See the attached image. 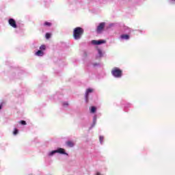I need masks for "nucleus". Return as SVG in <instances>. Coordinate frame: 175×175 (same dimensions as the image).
<instances>
[{"mask_svg": "<svg viewBox=\"0 0 175 175\" xmlns=\"http://www.w3.org/2000/svg\"><path fill=\"white\" fill-rule=\"evenodd\" d=\"M44 25H48L49 27H50V25H51V23L49 22H45Z\"/></svg>", "mask_w": 175, "mask_h": 175, "instance_id": "obj_19", "label": "nucleus"}, {"mask_svg": "<svg viewBox=\"0 0 175 175\" xmlns=\"http://www.w3.org/2000/svg\"><path fill=\"white\" fill-rule=\"evenodd\" d=\"M9 24L13 28H17V25L16 24V21L13 18H10L9 20Z\"/></svg>", "mask_w": 175, "mask_h": 175, "instance_id": "obj_6", "label": "nucleus"}, {"mask_svg": "<svg viewBox=\"0 0 175 175\" xmlns=\"http://www.w3.org/2000/svg\"><path fill=\"white\" fill-rule=\"evenodd\" d=\"M40 50L42 51V50H46V45H42L40 46Z\"/></svg>", "mask_w": 175, "mask_h": 175, "instance_id": "obj_14", "label": "nucleus"}, {"mask_svg": "<svg viewBox=\"0 0 175 175\" xmlns=\"http://www.w3.org/2000/svg\"><path fill=\"white\" fill-rule=\"evenodd\" d=\"M2 109V103L0 104V110Z\"/></svg>", "mask_w": 175, "mask_h": 175, "instance_id": "obj_21", "label": "nucleus"}, {"mask_svg": "<svg viewBox=\"0 0 175 175\" xmlns=\"http://www.w3.org/2000/svg\"><path fill=\"white\" fill-rule=\"evenodd\" d=\"M36 55H37L38 57H43V55H44V53L43 52V51H38L36 53Z\"/></svg>", "mask_w": 175, "mask_h": 175, "instance_id": "obj_8", "label": "nucleus"}, {"mask_svg": "<svg viewBox=\"0 0 175 175\" xmlns=\"http://www.w3.org/2000/svg\"><path fill=\"white\" fill-rule=\"evenodd\" d=\"M121 39H123L124 40H128L129 39V36L126 35V34H122L120 36Z\"/></svg>", "mask_w": 175, "mask_h": 175, "instance_id": "obj_9", "label": "nucleus"}, {"mask_svg": "<svg viewBox=\"0 0 175 175\" xmlns=\"http://www.w3.org/2000/svg\"><path fill=\"white\" fill-rule=\"evenodd\" d=\"M18 133V130L17 129H14V135H17Z\"/></svg>", "mask_w": 175, "mask_h": 175, "instance_id": "obj_18", "label": "nucleus"}, {"mask_svg": "<svg viewBox=\"0 0 175 175\" xmlns=\"http://www.w3.org/2000/svg\"><path fill=\"white\" fill-rule=\"evenodd\" d=\"M111 73L114 77H121V76H122V71H121L118 68H115L112 70Z\"/></svg>", "mask_w": 175, "mask_h": 175, "instance_id": "obj_3", "label": "nucleus"}, {"mask_svg": "<svg viewBox=\"0 0 175 175\" xmlns=\"http://www.w3.org/2000/svg\"><path fill=\"white\" fill-rule=\"evenodd\" d=\"M68 103L67 102H65V103H63V106L64 107H66V106H68Z\"/></svg>", "mask_w": 175, "mask_h": 175, "instance_id": "obj_20", "label": "nucleus"}, {"mask_svg": "<svg viewBox=\"0 0 175 175\" xmlns=\"http://www.w3.org/2000/svg\"><path fill=\"white\" fill-rule=\"evenodd\" d=\"M66 145L68 146V147H73V146H75V144L70 141H68L66 142Z\"/></svg>", "mask_w": 175, "mask_h": 175, "instance_id": "obj_10", "label": "nucleus"}, {"mask_svg": "<svg viewBox=\"0 0 175 175\" xmlns=\"http://www.w3.org/2000/svg\"><path fill=\"white\" fill-rule=\"evenodd\" d=\"M92 44H94V46H98L99 44H103V43H106V40H93L91 42Z\"/></svg>", "mask_w": 175, "mask_h": 175, "instance_id": "obj_4", "label": "nucleus"}, {"mask_svg": "<svg viewBox=\"0 0 175 175\" xmlns=\"http://www.w3.org/2000/svg\"><path fill=\"white\" fill-rule=\"evenodd\" d=\"M105 25H106V23H100L99 25L97 27L96 31L98 33H100L102 31H103V29L105 28Z\"/></svg>", "mask_w": 175, "mask_h": 175, "instance_id": "obj_5", "label": "nucleus"}, {"mask_svg": "<svg viewBox=\"0 0 175 175\" xmlns=\"http://www.w3.org/2000/svg\"><path fill=\"white\" fill-rule=\"evenodd\" d=\"M84 33V30L81 27H77L74 29L73 35L74 39L79 40L81 38V36Z\"/></svg>", "mask_w": 175, "mask_h": 175, "instance_id": "obj_1", "label": "nucleus"}, {"mask_svg": "<svg viewBox=\"0 0 175 175\" xmlns=\"http://www.w3.org/2000/svg\"><path fill=\"white\" fill-rule=\"evenodd\" d=\"M98 57L100 58L103 57V52H102V50L98 49Z\"/></svg>", "mask_w": 175, "mask_h": 175, "instance_id": "obj_11", "label": "nucleus"}, {"mask_svg": "<svg viewBox=\"0 0 175 175\" xmlns=\"http://www.w3.org/2000/svg\"><path fill=\"white\" fill-rule=\"evenodd\" d=\"M20 124H21L22 125H26L27 124V122L25 121V120H21L20 122Z\"/></svg>", "mask_w": 175, "mask_h": 175, "instance_id": "obj_16", "label": "nucleus"}, {"mask_svg": "<svg viewBox=\"0 0 175 175\" xmlns=\"http://www.w3.org/2000/svg\"><path fill=\"white\" fill-rule=\"evenodd\" d=\"M96 124V116H94L93 118V124H92V127L95 126Z\"/></svg>", "mask_w": 175, "mask_h": 175, "instance_id": "obj_12", "label": "nucleus"}, {"mask_svg": "<svg viewBox=\"0 0 175 175\" xmlns=\"http://www.w3.org/2000/svg\"><path fill=\"white\" fill-rule=\"evenodd\" d=\"M63 154L64 155H68V154L66 152H65V150L64 148H59L57 150H55L51 151V152L49 153V157H51L53 155H54V154Z\"/></svg>", "mask_w": 175, "mask_h": 175, "instance_id": "obj_2", "label": "nucleus"}, {"mask_svg": "<svg viewBox=\"0 0 175 175\" xmlns=\"http://www.w3.org/2000/svg\"><path fill=\"white\" fill-rule=\"evenodd\" d=\"M93 90L92 89H88L86 90V93H85V100L86 102H88V95H90V94H91V92H92Z\"/></svg>", "mask_w": 175, "mask_h": 175, "instance_id": "obj_7", "label": "nucleus"}, {"mask_svg": "<svg viewBox=\"0 0 175 175\" xmlns=\"http://www.w3.org/2000/svg\"><path fill=\"white\" fill-rule=\"evenodd\" d=\"M50 36H51V34L49 33H46V39H50Z\"/></svg>", "mask_w": 175, "mask_h": 175, "instance_id": "obj_17", "label": "nucleus"}, {"mask_svg": "<svg viewBox=\"0 0 175 175\" xmlns=\"http://www.w3.org/2000/svg\"><path fill=\"white\" fill-rule=\"evenodd\" d=\"M99 140H100V144H103V136H100Z\"/></svg>", "mask_w": 175, "mask_h": 175, "instance_id": "obj_15", "label": "nucleus"}, {"mask_svg": "<svg viewBox=\"0 0 175 175\" xmlns=\"http://www.w3.org/2000/svg\"><path fill=\"white\" fill-rule=\"evenodd\" d=\"M90 111H91V113H95L96 111V107H92Z\"/></svg>", "mask_w": 175, "mask_h": 175, "instance_id": "obj_13", "label": "nucleus"}]
</instances>
